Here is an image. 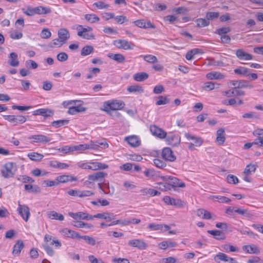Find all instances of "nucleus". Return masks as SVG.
Returning a JSON list of instances; mask_svg holds the SVG:
<instances>
[{
	"label": "nucleus",
	"instance_id": "1",
	"mask_svg": "<svg viewBox=\"0 0 263 263\" xmlns=\"http://www.w3.org/2000/svg\"><path fill=\"white\" fill-rule=\"evenodd\" d=\"M124 103L122 101L112 100L111 101L105 102L103 104V110L106 112L110 110H120L124 108Z\"/></svg>",
	"mask_w": 263,
	"mask_h": 263
},
{
	"label": "nucleus",
	"instance_id": "2",
	"mask_svg": "<svg viewBox=\"0 0 263 263\" xmlns=\"http://www.w3.org/2000/svg\"><path fill=\"white\" fill-rule=\"evenodd\" d=\"M78 35L86 40L95 39V36L91 32L92 28L90 27H83L82 25H79L77 28Z\"/></svg>",
	"mask_w": 263,
	"mask_h": 263
},
{
	"label": "nucleus",
	"instance_id": "3",
	"mask_svg": "<svg viewBox=\"0 0 263 263\" xmlns=\"http://www.w3.org/2000/svg\"><path fill=\"white\" fill-rule=\"evenodd\" d=\"M161 178L163 181H168L167 183L170 187H184L185 186L184 182H182L178 178L172 176H161Z\"/></svg>",
	"mask_w": 263,
	"mask_h": 263
},
{
	"label": "nucleus",
	"instance_id": "4",
	"mask_svg": "<svg viewBox=\"0 0 263 263\" xmlns=\"http://www.w3.org/2000/svg\"><path fill=\"white\" fill-rule=\"evenodd\" d=\"M28 139L31 140V143H40L43 144H46L50 143L52 138L42 134H37L30 136Z\"/></svg>",
	"mask_w": 263,
	"mask_h": 263
},
{
	"label": "nucleus",
	"instance_id": "5",
	"mask_svg": "<svg viewBox=\"0 0 263 263\" xmlns=\"http://www.w3.org/2000/svg\"><path fill=\"white\" fill-rule=\"evenodd\" d=\"M17 211L22 219L25 222H28L31 215L29 208L26 204H18Z\"/></svg>",
	"mask_w": 263,
	"mask_h": 263
},
{
	"label": "nucleus",
	"instance_id": "6",
	"mask_svg": "<svg viewBox=\"0 0 263 263\" xmlns=\"http://www.w3.org/2000/svg\"><path fill=\"white\" fill-rule=\"evenodd\" d=\"M13 163L9 162L6 163L2 168V175L5 178L11 177L14 174L15 169L13 166Z\"/></svg>",
	"mask_w": 263,
	"mask_h": 263
},
{
	"label": "nucleus",
	"instance_id": "7",
	"mask_svg": "<svg viewBox=\"0 0 263 263\" xmlns=\"http://www.w3.org/2000/svg\"><path fill=\"white\" fill-rule=\"evenodd\" d=\"M163 201L166 204L168 205H172L179 208L183 207L185 205V202L181 200V199L171 198L168 196L164 197Z\"/></svg>",
	"mask_w": 263,
	"mask_h": 263
},
{
	"label": "nucleus",
	"instance_id": "8",
	"mask_svg": "<svg viewBox=\"0 0 263 263\" xmlns=\"http://www.w3.org/2000/svg\"><path fill=\"white\" fill-rule=\"evenodd\" d=\"M150 131L153 136L161 139L165 138L167 135L166 132L155 125L150 126Z\"/></svg>",
	"mask_w": 263,
	"mask_h": 263
},
{
	"label": "nucleus",
	"instance_id": "9",
	"mask_svg": "<svg viewBox=\"0 0 263 263\" xmlns=\"http://www.w3.org/2000/svg\"><path fill=\"white\" fill-rule=\"evenodd\" d=\"M167 144L172 146H177L181 142L180 137L177 134H170L165 138Z\"/></svg>",
	"mask_w": 263,
	"mask_h": 263
},
{
	"label": "nucleus",
	"instance_id": "10",
	"mask_svg": "<svg viewBox=\"0 0 263 263\" xmlns=\"http://www.w3.org/2000/svg\"><path fill=\"white\" fill-rule=\"evenodd\" d=\"M114 44L118 48L124 50L132 49L135 46L132 43L125 40H116L114 41Z\"/></svg>",
	"mask_w": 263,
	"mask_h": 263
},
{
	"label": "nucleus",
	"instance_id": "11",
	"mask_svg": "<svg viewBox=\"0 0 263 263\" xmlns=\"http://www.w3.org/2000/svg\"><path fill=\"white\" fill-rule=\"evenodd\" d=\"M128 245L130 247L137 248L139 250H144L147 247L146 243L142 239H134L129 240Z\"/></svg>",
	"mask_w": 263,
	"mask_h": 263
},
{
	"label": "nucleus",
	"instance_id": "12",
	"mask_svg": "<svg viewBox=\"0 0 263 263\" xmlns=\"http://www.w3.org/2000/svg\"><path fill=\"white\" fill-rule=\"evenodd\" d=\"M94 218L103 219L107 222H112L116 221V215L112 213L104 212L102 213H98L93 215Z\"/></svg>",
	"mask_w": 263,
	"mask_h": 263
},
{
	"label": "nucleus",
	"instance_id": "13",
	"mask_svg": "<svg viewBox=\"0 0 263 263\" xmlns=\"http://www.w3.org/2000/svg\"><path fill=\"white\" fill-rule=\"evenodd\" d=\"M107 176V174L103 172H97L88 176L89 183L94 181H102Z\"/></svg>",
	"mask_w": 263,
	"mask_h": 263
},
{
	"label": "nucleus",
	"instance_id": "14",
	"mask_svg": "<svg viewBox=\"0 0 263 263\" xmlns=\"http://www.w3.org/2000/svg\"><path fill=\"white\" fill-rule=\"evenodd\" d=\"M162 156L165 160L174 161L176 158L170 147H164L162 152Z\"/></svg>",
	"mask_w": 263,
	"mask_h": 263
},
{
	"label": "nucleus",
	"instance_id": "15",
	"mask_svg": "<svg viewBox=\"0 0 263 263\" xmlns=\"http://www.w3.org/2000/svg\"><path fill=\"white\" fill-rule=\"evenodd\" d=\"M69 215L74 219L92 220L94 218L93 216L84 212L69 213Z\"/></svg>",
	"mask_w": 263,
	"mask_h": 263
},
{
	"label": "nucleus",
	"instance_id": "16",
	"mask_svg": "<svg viewBox=\"0 0 263 263\" xmlns=\"http://www.w3.org/2000/svg\"><path fill=\"white\" fill-rule=\"evenodd\" d=\"M148 228L152 231H161L162 232H165L171 229V227L166 224L153 223L148 224Z\"/></svg>",
	"mask_w": 263,
	"mask_h": 263
},
{
	"label": "nucleus",
	"instance_id": "17",
	"mask_svg": "<svg viewBox=\"0 0 263 263\" xmlns=\"http://www.w3.org/2000/svg\"><path fill=\"white\" fill-rule=\"evenodd\" d=\"M215 260L216 261L220 260L225 261L226 263H238L234 258L230 257L226 254L221 252L216 255L215 257Z\"/></svg>",
	"mask_w": 263,
	"mask_h": 263
},
{
	"label": "nucleus",
	"instance_id": "18",
	"mask_svg": "<svg viewBox=\"0 0 263 263\" xmlns=\"http://www.w3.org/2000/svg\"><path fill=\"white\" fill-rule=\"evenodd\" d=\"M232 84L235 86L234 88L239 89L242 88H252L253 87V85L246 80L233 81Z\"/></svg>",
	"mask_w": 263,
	"mask_h": 263
},
{
	"label": "nucleus",
	"instance_id": "19",
	"mask_svg": "<svg viewBox=\"0 0 263 263\" xmlns=\"http://www.w3.org/2000/svg\"><path fill=\"white\" fill-rule=\"evenodd\" d=\"M242 249L247 253L258 254L260 253L259 248L254 244L242 246Z\"/></svg>",
	"mask_w": 263,
	"mask_h": 263
},
{
	"label": "nucleus",
	"instance_id": "20",
	"mask_svg": "<svg viewBox=\"0 0 263 263\" xmlns=\"http://www.w3.org/2000/svg\"><path fill=\"white\" fill-rule=\"evenodd\" d=\"M54 114L52 110L47 108H41L36 109L33 111L32 115L34 116L41 115L45 117L52 116Z\"/></svg>",
	"mask_w": 263,
	"mask_h": 263
},
{
	"label": "nucleus",
	"instance_id": "21",
	"mask_svg": "<svg viewBox=\"0 0 263 263\" xmlns=\"http://www.w3.org/2000/svg\"><path fill=\"white\" fill-rule=\"evenodd\" d=\"M236 55L240 60L248 61L253 59V56L251 54L241 49L236 51Z\"/></svg>",
	"mask_w": 263,
	"mask_h": 263
},
{
	"label": "nucleus",
	"instance_id": "22",
	"mask_svg": "<svg viewBox=\"0 0 263 263\" xmlns=\"http://www.w3.org/2000/svg\"><path fill=\"white\" fill-rule=\"evenodd\" d=\"M125 140L132 147H136L141 144V141L136 136H130L125 138Z\"/></svg>",
	"mask_w": 263,
	"mask_h": 263
},
{
	"label": "nucleus",
	"instance_id": "23",
	"mask_svg": "<svg viewBox=\"0 0 263 263\" xmlns=\"http://www.w3.org/2000/svg\"><path fill=\"white\" fill-rule=\"evenodd\" d=\"M205 64L209 66L223 67L225 66V64L222 61H216L212 58H208L206 59Z\"/></svg>",
	"mask_w": 263,
	"mask_h": 263
},
{
	"label": "nucleus",
	"instance_id": "24",
	"mask_svg": "<svg viewBox=\"0 0 263 263\" xmlns=\"http://www.w3.org/2000/svg\"><path fill=\"white\" fill-rule=\"evenodd\" d=\"M58 37L61 42L65 43L70 37L68 31L66 29H60L58 31Z\"/></svg>",
	"mask_w": 263,
	"mask_h": 263
},
{
	"label": "nucleus",
	"instance_id": "25",
	"mask_svg": "<svg viewBox=\"0 0 263 263\" xmlns=\"http://www.w3.org/2000/svg\"><path fill=\"white\" fill-rule=\"evenodd\" d=\"M206 78L209 80H221L224 78V76L219 72L212 71L206 74Z\"/></svg>",
	"mask_w": 263,
	"mask_h": 263
},
{
	"label": "nucleus",
	"instance_id": "26",
	"mask_svg": "<svg viewBox=\"0 0 263 263\" xmlns=\"http://www.w3.org/2000/svg\"><path fill=\"white\" fill-rule=\"evenodd\" d=\"M62 232L64 235L67 237H71L74 239H80V235L78 233L71 230L65 228L62 230Z\"/></svg>",
	"mask_w": 263,
	"mask_h": 263
},
{
	"label": "nucleus",
	"instance_id": "27",
	"mask_svg": "<svg viewBox=\"0 0 263 263\" xmlns=\"http://www.w3.org/2000/svg\"><path fill=\"white\" fill-rule=\"evenodd\" d=\"M34 15L37 14H49L51 12L50 8L44 6H38L33 8Z\"/></svg>",
	"mask_w": 263,
	"mask_h": 263
},
{
	"label": "nucleus",
	"instance_id": "28",
	"mask_svg": "<svg viewBox=\"0 0 263 263\" xmlns=\"http://www.w3.org/2000/svg\"><path fill=\"white\" fill-rule=\"evenodd\" d=\"M176 246V242L171 241L169 240L162 241L158 244L159 248L162 250H166L167 248L175 247Z\"/></svg>",
	"mask_w": 263,
	"mask_h": 263
},
{
	"label": "nucleus",
	"instance_id": "29",
	"mask_svg": "<svg viewBox=\"0 0 263 263\" xmlns=\"http://www.w3.org/2000/svg\"><path fill=\"white\" fill-rule=\"evenodd\" d=\"M224 129L223 128H220L217 130L216 141L220 145L223 144L226 140V138L224 135Z\"/></svg>",
	"mask_w": 263,
	"mask_h": 263
},
{
	"label": "nucleus",
	"instance_id": "30",
	"mask_svg": "<svg viewBox=\"0 0 263 263\" xmlns=\"http://www.w3.org/2000/svg\"><path fill=\"white\" fill-rule=\"evenodd\" d=\"M25 191L31 193H39L41 192V189L36 185H32L30 184H26L24 185Z\"/></svg>",
	"mask_w": 263,
	"mask_h": 263
},
{
	"label": "nucleus",
	"instance_id": "31",
	"mask_svg": "<svg viewBox=\"0 0 263 263\" xmlns=\"http://www.w3.org/2000/svg\"><path fill=\"white\" fill-rule=\"evenodd\" d=\"M108 57L119 63H123L125 60L124 56L121 53H109Z\"/></svg>",
	"mask_w": 263,
	"mask_h": 263
},
{
	"label": "nucleus",
	"instance_id": "32",
	"mask_svg": "<svg viewBox=\"0 0 263 263\" xmlns=\"http://www.w3.org/2000/svg\"><path fill=\"white\" fill-rule=\"evenodd\" d=\"M86 110V108L78 105L76 106H71L69 108L68 113L70 115H74L78 112H84Z\"/></svg>",
	"mask_w": 263,
	"mask_h": 263
},
{
	"label": "nucleus",
	"instance_id": "33",
	"mask_svg": "<svg viewBox=\"0 0 263 263\" xmlns=\"http://www.w3.org/2000/svg\"><path fill=\"white\" fill-rule=\"evenodd\" d=\"M148 78V74L145 72L136 73L134 75V79L138 82H142Z\"/></svg>",
	"mask_w": 263,
	"mask_h": 263
},
{
	"label": "nucleus",
	"instance_id": "34",
	"mask_svg": "<svg viewBox=\"0 0 263 263\" xmlns=\"http://www.w3.org/2000/svg\"><path fill=\"white\" fill-rule=\"evenodd\" d=\"M48 216L51 219H55L60 221H63L64 219V217L62 214L53 211L49 212L48 214Z\"/></svg>",
	"mask_w": 263,
	"mask_h": 263
},
{
	"label": "nucleus",
	"instance_id": "35",
	"mask_svg": "<svg viewBox=\"0 0 263 263\" xmlns=\"http://www.w3.org/2000/svg\"><path fill=\"white\" fill-rule=\"evenodd\" d=\"M208 233L215 237L217 240H222L225 238L224 235L219 230H208Z\"/></svg>",
	"mask_w": 263,
	"mask_h": 263
},
{
	"label": "nucleus",
	"instance_id": "36",
	"mask_svg": "<svg viewBox=\"0 0 263 263\" xmlns=\"http://www.w3.org/2000/svg\"><path fill=\"white\" fill-rule=\"evenodd\" d=\"M28 157L32 161H38L44 158V155L36 152H31L28 154Z\"/></svg>",
	"mask_w": 263,
	"mask_h": 263
},
{
	"label": "nucleus",
	"instance_id": "37",
	"mask_svg": "<svg viewBox=\"0 0 263 263\" xmlns=\"http://www.w3.org/2000/svg\"><path fill=\"white\" fill-rule=\"evenodd\" d=\"M215 85L217 86V88L219 87L218 84L215 82L209 81L204 83L203 86H202V88L205 91H211L214 89V88H215Z\"/></svg>",
	"mask_w": 263,
	"mask_h": 263
},
{
	"label": "nucleus",
	"instance_id": "38",
	"mask_svg": "<svg viewBox=\"0 0 263 263\" xmlns=\"http://www.w3.org/2000/svg\"><path fill=\"white\" fill-rule=\"evenodd\" d=\"M93 51L94 48L92 46L86 45L82 49L81 55L82 56H86L93 53Z\"/></svg>",
	"mask_w": 263,
	"mask_h": 263
},
{
	"label": "nucleus",
	"instance_id": "39",
	"mask_svg": "<svg viewBox=\"0 0 263 263\" xmlns=\"http://www.w3.org/2000/svg\"><path fill=\"white\" fill-rule=\"evenodd\" d=\"M127 90L130 92H139L140 93L143 92V87L140 85H131L127 87Z\"/></svg>",
	"mask_w": 263,
	"mask_h": 263
},
{
	"label": "nucleus",
	"instance_id": "40",
	"mask_svg": "<svg viewBox=\"0 0 263 263\" xmlns=\"http://www.w3.org/2000/svg\"><path fill=\"white\" fill-rule=\"evenodd\" d=\"M69 122V120L67 119L53 121L51 122V125L55 128H59L64 125L68 124Z\"/></svg>",
	"mask_w": 263,
	"mask_h": 263
},
{
	"label": "nucleus",
	"instance_id": "41",
	"mask_svg": "<svg viewBox=\"0 0 263 263\" xmlns=\"http://www.w3.org/2000/svg\"><path fill=\"white\" fill-rule=\"evenodd\" d=\"M85 18L91 23H95L100 21V18L95 14H87L85 15Z\"/></svg>",
	"mask_w": 263,
	"mask_h": 263
},
{
	"label": "nucleus",
	"instance_id": "42",
	"mask_svg": "<svg viewBox=\"0 0 263 263\" xmlns=\"http://www.w3.org/2000/svg\"><path fill=\"white\" fill-rule=\"evenodd\" d=\"M223 249L227 252H238L239 249L230 244H225L222 246Z\"/></svg>",
	"mask_w": 263,
	"mask_h": 263
},
{
	"label": "nucleus",
	"instance_id": "43",
	"mask_svg": "<svg viewBox=\"0 0 263 263\" xmlns=\"http://www.w3.org/2000/svg\"><path fill=\"white\" fill-rule=\"evenodd\" d=\"M9 60L8 61V63L11 66H16V53L15 52H11L9 54Z\"/></svg>",
	"mask_w": 263,
	"mask_h": 263
},
{
	"label": "nucleus",
	"instance_id": "44",
	"mask_svg": "<svg viewBox=\"0 0 263 263\" xmlns=\"http://www.w3.org/2000/svg\"><path fill=\"white\" fill-rule=\"evenodd\" d=\"M242 118L245 119H259L260 118V116L256 112L251 111L244 114L242 115Z\"/></svg>",
	"mask_w": 263,
	"mask_h": 263
},
{
	"label": "nucleus",
	"instance_id": "45",
	"mask_svg": "<svg viewBox=\"0 0 263 263\" xmlns=\"http://www.w3.org/2000/svg\"><path fill=\"white\" fill-rule=\"evenodd\" d=\"M170 99L166 96H160L158 97V100L156 102L157 105H161L168 104Z\"/></svg>",
	"mask_w": 263,
	"mask_h": 263
},
{
	"label": "nucleus",
	"instance_id": "46",
	"mask_svg": "<svg viewBox=\"0 0 263 263\" xmlns=\"http://www.w3.org/2000/svg\"><path fill=\"white\" fill-rule=\"evenodd\" d=\"M144 61L149 63H155L158 62L157 57L152 54H147L143 56Z\"/></svg>",
	"mask_w": 263,
	"mask_h": 263
},
{
	"label": "nucleus",
	"instance_id": "47",
	"mask_svg": "<svg viewBox=\"0 0 263 263\" xmlns=\"http://www.w3.org/2000/svg\"><path fill=\"white\" fill-rule=\"evenodd\" d=\"M245 95V92L239 88H233L232 89L231 93L229 95V97L232 96H242Z\"/></svg>",
	"mask_w": 263,
	"mask_h": 263
},
{
	"label": "nucleus",
	"instance_id": "48",
	"mask_svg": "<svg viewBox=\"0 0 263 263\" xmlns=\"http://www.w3.org/2000/svg\"><path fill=\"white\" fill-rule=\"evenodd\" d=\"M197 25L199 27H204L210 24V21L205 18H198L196 20Z\"/></svg>",
	"mask_w": 263,
	"mask_h": 263
},
{
	"label": "nucleus",
	"instance_id": "49",
	"mask_svg": "<svg viewBox=\"0 0 263 263\" xmlns=\"http://www.w3.org/2000/svg\"><path fill=\"white\" fill-rule=\"evenodd\" d=\"M256 168V165L255 164H249L246 167L243 173L247 175H249L252 173L255 172Z\"/></svg>",
	"mask_w": 263,
	"mask_h": 263
},
{
	"label": "nucleus",
	"instance_id": "50",
	"mask_svg": "<svg viewBox=\"0 0 263 263\" xmlns=\"http://www.w3.org/2000/svg\"><path fill=\"white\" fill-rule=\"evenodd\" d=\"M231 31V28L229 27H224L217 29L215 33L221 35L226 34Z\"/></svg>",
	"mask_w": 263,
	"mask_h": 263
},
{
	"label": "nucleus",
	"instance_id": "51",
	"mask_svg": "<svg viewBox=\"0 0 263 263\" xmlns=\"http://www.w3.org/2000/svg\"><path fill=\"white\" fill-rule=\"evenodd\" d=\"M64 43L61 42L59 39L53 40L49 44V46L51 48H57L62 46Z\"/></svg>",
	"mask_w": 263,
	"mask_h": 263
},
{
	"label": "nucleus",
	"instance_id": "52",
	"mask_svg": "<svg viewBox=\"0 0 263 263\" xmlns=\"http://www.w3.org/2000/svg\"><path fill=\"white\" fill-rule=\"evenodd\" d=\"M248 71L249 69L244 67H240L238 68L235 69L234 70L235 74L242 76L247 74Z\"/></svg>",
	"mask_w": 263,
	"mask_h": 263
},
{
	"label": "nucleus",
	"instance_id": "53",
	"mask_svg": "<svg viewBox=\"0 0 263 263\" xmlns=\"http://www.w3.org/2000/svg\"><path fill=\"white\" fill-rule=\"evenodd\" d=\"M17 180L25 183H33L34 182V180L33 179L26 175L20 176L19 177L17 178Z\"/></svg>",
	"mask_w": 263,
	"mask_h": 263
},
{
	"label": "nucleus",
	"instance_id": "54",
	"mask_svg": "<svg viewBox=\"0 0 263 263\" xmlns=\"http://www.w3.org/2000/svg\"><path fill=\"white\" fill-rule=\"evenodd\" d=\"M212 198L213 199H217L218 201L221 203H229L231 200L227 197L223 196H213Z\"/></svg>",
	"mask_w": 263,
	"mask_h": 263
},
{
	"label": "nucleus",
	"instance_id": "55",
	"mask_svg": "<svg viewBox=\"0 0 263 263\" xmlns=\"http://www.w3.org/2000/svg\"><path fill=\"white\" fill-rule=\"evenodd\" d=\"M25 64L28 68L31 69H35L39 66L37 63L32 60H27Z\"/></svg>",
	"mask_w": 263,
	"mask_h": 263
},
{
	"label": "nucleus",
	"instance_id": "56",
	"mask_svg": "<svg viewBox=\"0 0 263 263\" xmlns=\"http://www.w3.org/2000/svg\"><path fill=\"white\" fill-rule=\"evenodd\" d=\"M93 6L96 7L99 9H108L109 5L105 4L104 2L99 1L93 4Z\"/></svg>",
	"mask_w": 263,
	"mask_h": 263
},
{
	"label": "nucleus",
	"instance_id": "57",
	"mask_svg": "<svg viewBox=\"0 0 263 263\" xmlns=\"http://www.w3.org/2000/svg\"><path fill=\"white\" fill-rule=\"evenodd\" d=\"M80 239H83L85 240L88 244L91 245L92 246H95L96 245V240L91 237L89 236H81Z\"/></svg>",
	"mask_w": 263,
	"mask_h": 263
},
{
	"label": "nucleus",
	"instance_id": "58",
	"mask_svg": "<svg viewBox=\"0 0 263 263\" xmlns=\"http://www.w3.org/2000/svg\"><path fill=\"white\" fill-rule=\"evenodd\" d=\"M227 180L228 183L232 184H237L239 180L238 178L233 175L229 174L227 176Z\"/></svg>",
	"mask_w": 263,
	"mask_h": 263
},
{
	"label": "nucleus",
	"instance_id": "59",
	"mask_svg": "<svg viewBox=\"0 0 263 263\" xmlns=\"http://www.w3.org/2000/svg\"><path fill=\"white\" fill-rule=\"evenodd\" d=\"M219 15V13L217 12H208L206 14V18L209 21L210 20L218 18Z\"/></svg>",
	"mask_w": 263,
	"mask_h": 263
},
{
	"label": "nucleus",
	"instance_id": "60",
	"mask_svg": "<svg viewBox=\"0 0 263 263\" xmlns=\"http://www.w3.org/2000/svg\"><path fill=\"white\" fill-rule=\"evenodd\" d=\"M95 195V193L89 190H83V191H80V195L79 197L80 198H84L86 197H89L91 196H93Z\"/></svg>",
	"mask_w": 263,
	"mask_h": 263
},
{
	"label": "nucleus",
	"instance_id": "61",
	"mask_svg": "<svg viewBox=\"0 0 263 263\" xmlns=\"http://www.w3.org/2000/svg\"><path fill=\"white\" fill-rule=\"evenodd\" d=\"M154 163L156 166L158 168H162L166 166V163L163 160L159 159H154Z\"/></svg>",
	"mask_w": 263,
	"mask_h": 263
},
{
	"label": "nucleus",
	"instance_id": "62",
	"mask_svg": "<svg viewBox=\"0 0 263 263\" xmlns=\"http://www.w3.org/2000/svg\"><path fill=\"white\" fill-rule=\"evenodd\" d=\"M22 10L23 13L28 16H33L34 15L33 8L27 7L26 8H22Z\"/></svg>",
	"mask_w": 263,
	"mask_h": 263
},
{
	"label": "nucleus",
	"instance_id": "63",
	"mask_svg": "<svg viewBox=\"0 0 263 263\" xmlns=\"http://www.w3.org/2000/svg\"><path fill=\"white\" fill-rule=\"evenodd\" d=\"M144 175L148 178L151 179L155 176V172L153 169H146L143 172Z\"/></svg>",
	"mask_w": 263,
	"mask_h": 263
},
{
	"label": "nucleus",
	"instance_id": "64",
	"mask_svg": "<svg viewBox=\"0 0 263 263\" xmlns=\"http://www.w3.org/2000/svg\"><path fill=\"white\" fill-rule=\"evenodd\" d=\"M57 59L60 62H65L68 58V54L64 52L59 53L57 56Z\"/></svg>",
	"mask_w": 263,
	"mask_h": 263
}]
</instances>
